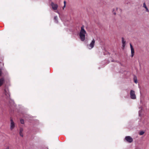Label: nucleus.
I'll return each mask as SVG.
<instances>
[{"instance_id":"obj_8","label":"nucleus","mask_w":149,"mask_h":149,"mask_svg":"<svg viewBox=\"0 0 149 149\" xmlns=\"http://www.w3.org/2000/svg\"><path fill=\"white\" fill-rule=\"evenodd\" d=\"M130 45L131 50V57H132L134 55V51L133 47L131 43L130 44Z\"/></svg>"},{"instance_id":"obj_24","label":"nucleus","mask_w":149,"mask_h":149,"mask_svg":"<svg viewBox=\"0 0 149 149\" xmlns=\"http://www.w3.org/2000/svg\"><path fill=\"white\" fill-rule=\"evenodd\" d=\"M6 149H8V148H7Z\"/></svg>"},{"instance_id":"obj_9","label":"nucleus","mask_w":149,"mask_h":149,"mask_svg":"<svg viewBox=\"0 0 149 149\" xmlns=\"http://www.w3.org/2000/svg\"><path fill=\"white\" fill-rule=\"evenodd\" d=\"M4 80L3 78H1L0 79V86H1L3 84Z\"/></svg>"},{"instance_id":"obj_20","label":"nucleus","mask_w":149,"mask_h":149,"mask_svg":"<svg viewBox=\"0 0 149 149\" xmlns=\"http://www.w3.org/2000/svg\"><path fill=\"white\" fill-rule=\"evenodd\" d=\"M125 44H123L122 46L123 48H124L125 46Z\"/></svg>"},{"instance_id":"obj_16","label":"nucleus","mask_w":149,"mask_h":149,"mask_svg":"<svg viewBox=\"0 0 149 149\" xmlns=\"http://www.w3.org/2000/svg\"><path fill=\"white\" fill-rule=\"evenodd\" d=\"M23 131V129L22 128H21L20 129V132H22Z\"/></svg>"},{"instance_id":"obj_12","label":"nucleus","mask_w":149,"mask_h":149,"mask_svg":"<svg viewBox=\"0 0 149 149\" xmlns=\"http://www.w3.org/2000/svg\"><path fill=\"white\" fill-rule=\"evenodd\" d=\"M144 133V132L143 131H140L139 133V134L140 135H143Z\"/></svg>"},{"instance_id":"obj_13","label":"nucleus","mask_w":149,"mask_h":149,"mask_svg":"<svg viewBox=\"0 0 149 149\" xmlns=\"http://www.w3.org/2000/svg\"><path fill=\"white\" fill-rule=\"evenodd\" d=\"M57 17L56 16H55L54 17V19L55 20V21L56 23L58 22V21L57 20Z\"/></svg>"},{"instance_id":"obj_23","label":"nucleus","mask_w":149,"mask_h":149,"mask_svg":"<svg viewBox=\"0 0 149 149\" xmlns=\"http://www.w3.org/2000/svg\"><path fill=\"white\" fill-rule=\"evenodd\" d=\"M56 12L57 13H58V11Z\"/></svg>"},{"instance_id":"obj_10","label":"nucleus","mask_w":149,"mask_h":149,"mask_svg":"<svg viewBox=\"0 0 149 149\" xmlns=\"http://www.w3.org/2000/svg\"><path fill=\"white\" fill-rule=\"evenodd\" d=\"M122 42L123 44H125V41L123 38H122Z\"/></svg>"},{"instance_id":"obj_11","label":"nucleus","mask_w":149,"mask_h":149,"mask_svg":"<svg viewBox=\"0 0 149 149\" xmlns=\"http://www.w3.org/2000/svg\"><path fill=\"white\" fill-rule=\"evenodd\" d=\"M66 2L65 1H64V6H63V10H64V8H65L66 6Z\"/></svg>"},{"instance_id":"obj_6","label":"nucleus","mask_w":149,"mask_h":149,"mask_svg":"<svg viewBox=\"0 0 149 149\" xmlns=\"http://www.w3.org/2000/svg\"><path fill=\"white\" fill-rule=\"evenodd\" d=\"M125 139L127 142L129 143H131L133 141V139L130 136H125Z\"/></svg>"},{"instance_id":"obj_3","label":"nucleus","mask_w":149,"mask_h":149,"mask_svg":"<svg viewBox=\"0 0 149 149\" xmlns=\"http://www.w3.org/2000/svg\"><path fill=\"white\" fill-rule=\"evenodd\" d=\"M130 97L132 99H135L136 98V95L135 94V92L131 90L130 91Z\"/></svg>"},{"instance_id":"obj_14","label":"nucleus","mask_w":149,"mask_h":149,"mask_svg":"<svg viewBox=\"0 0 149 149\" xmlns=\"http://www.w3.org/2000/svg\"><path fill=\"white\" fill-rule=\"evenodd\" d=\"M143 7L144 8H147V7L146 6V4L145 3H143Z\"/></svg>"},{"instance_id":"obj_17","label":"nucleus","mask_w":149,"mask_h":149,"mask_svg":"<svg viewBox=\"0 0 149 149\" xmlns=\"http://www.w3.org/2000/svg\"><path fill=\"white\" fill-rule=\"evenodd\" d=\"M19 134L20 136L22 137L23 136V134L22 133V132H19Z\"/></svg>"},{"instance_id":"obj_2","label":"nucleus","mask_w":149,"mask_h":149,"mask_svg":"<svg viewBox=\"0 0 149 149\" xmlns=\"http://www.w3.org/2000/svg\"><path fill=\"white\" fill-rule=\"evenodd\" d=\"M2 97L7 99H8L10 97V94L9 90L7 88H5L4 90L2 95Z\"/></svg>"},{"instance_id":"obj_5","label":"nucleus","mask_w":149,"mask_h":149,"mask_svg":"<svg viewBox=\"0 0 149 149\" xmlns=\"http://www.w3.org/2000/svg\"><path fill=\"white\" fill-rule=\"evenodd\" d=\"M10 129L12 130L15 127V124L12 119L11 118L10 120Z\"/></svg>"},{"instance_id":"obj_4","label":"nucleus","mask_w":149,"mask_h":149,"mask_svg":"<svg viewBox=\"0 0 149 149\" xmlns=\"http://www.w3.org/2000/svg\"><path fill=\"white\" fill-rule=\"evenodd\" d=\"M95 43V40L93 39L89 45H87L88 48L89 49H91L93 48L94 46Z\"/></svg>"},{"instance_id":"obj_18","label":"nucleus","mask_w":149,"mask_h":149,"mask_svg":"<svg viewBox=\"0 0 149 149\" xmlns=\"http://www.w3.org/2000/svg\"><path fill=\"white\" fill-rule=\"evenodd\" d=\"M146 9V12H149V10H148V8H145Z\"/></svg>"},{"instance_id":"obj_19","label":"nucleus","mask_w":149,"mask_h":149,"mask_svg":"<svg viewBox=\"0 0 149 149\" xmlns=\"http://www.w3.org/2000/svg\"><path fill=\"white\" fill-rule=\"evenodd\" d=\"M134 82L135 83H136V84L137 82V80H136V79H134Z\"/></svg>"},{"instance_id":"obj_1","label":"nucleus","mask_w":149,"mask_h":149,"mask_svg":"<svg viewBox=\"0 0 149 149\" xmlns=\"http://www.w3.org/2000/svg\"><path fill=\"white\" fill-rule=\"evenodd\" d=\"M86 34V31L84 29V26L83 25L81 27L79 33L80 38L82 41H84L85 40V36Z\"/></svg>"},{"instance_id":"obj_7","label":"nucleus","mask_w":149,"mask_h":149,"mask_svg":"<svg viewBox=\"0 0 149 149\" xmlns=\"http://www.w3.org/2000/svg\"><path fill=\"white\" fill-rule=\"evenodd\" d=\"M51 5L52 6V9L54 10H57L58 6L57 4H54L53 2H52L51 3Z\"/></svg>"},{"instance_id":"obj_22","label":"nucleus","mask_w":149,"mask_h":149,"mask_svg":"<svg viewBox=\"0 0 149 149\" xmlns=\"http://www.w3.org/2000/svg\"><path fill=\"white\" fill-rule=\"evenodd\" d=\"M1 70L0 69V76L1 75Z\"/></svg>"},{"instance_id":"obj_15","label":"nucleus","mask_w":149,"mask_h":149,"mask_svg":"<svg viewBox=\"0 0 149 149\" xmlns=\"http://www.w3.org/2000/svg\"><path fill=\"white\" fill-rule=\"evenodd\" d=\"M20 121L21 123L22 124H23L24 123V120H23L22 119H21L20 120Z\"/></svg>"},{"instance_id":"obj_21","label":"nucleus","mask_w":149,"mask_h":149,"mask_svg":"<svg viewBox=\"0 0 149 149\" xmlns=\"http://www.w3.org/2000/svg\"><path fill=\"white\" fill-rule=\"evenodd\" d=\"M141 111H139V116H141Z\"/></svg>"}]
</instances>
